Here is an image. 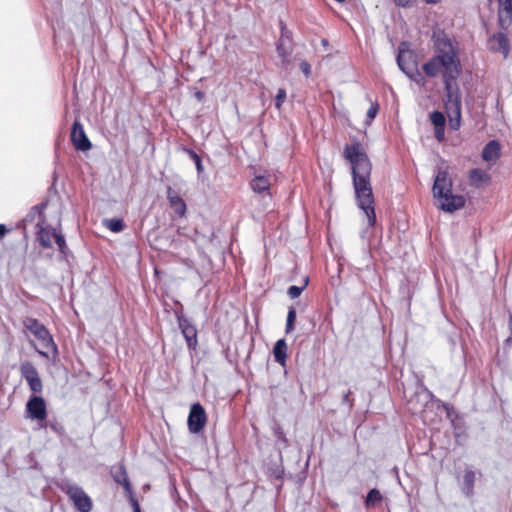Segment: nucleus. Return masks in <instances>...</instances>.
Wrapping results in <instances>:
<instances>
[{
  "instance_id": "1",
  "label": "nucleus",
  "mask_w": 512,
  "mask_h": 512,
  "mask_svg": "<svg viewBox=\"0 0 512 512\" xmlns=\"http://www.w3.org/2000/svg\"><path fill=\"white\" fill-rule=\"evenodd\" d=\"M433 39L435 55L423 65V71L428 77H436L442 72L449 127L456 131L461 126V96L454 84L462 72L461 63L456 46L443 31L434 32Z\"/></svg>"
},
{
  "instance_id": "2",
  "label": "nucleus",
  "mask_w": 512,
  "mask_h": 512,
  "mask_svg": "<svg viewBox=\"0 0 512 512\" xmlns=\"http://www.w3.org/2000/svg\"><path fill=\"white\" fill-rule=\"evenodd\" d=\"M343 155L352 166L353 187L358 207L365 213L368 225L373 227L376 224V214L370 184L372 164L359 142L346 145Z\"/></svg>"
},
{
  "instance_id": "3",
  "label": "nucleus",
  "mask_w": 512,
  "mask_h": 512,
  "mask_svg": "<svg viewBox=\"0 0 512 512\" xmlns=\"http://www.w3.org/2000/svg\"><path fill=\"white\" fill-rule=\"evenodd\" d=\"M433 195L439 199V208L445 212H454L464 207L465 198L452 193V180L446 170H439L433 185Z\"/></svg>"
},
{
  "instance_id": "4",
  "label": "nucleus",
  "mask_w": 512,
  "mask_h": 512,
  "mask_svg": "<svg viewBox=\"0 0 512 512\" xmlns=\"http://www.w3.org/2000/svg\"><path fill=\"white\" fill-rule=\"evenodd\" d=\"M62 491L68 495L75 508L80 512H90L92 510V500L80 486L67 484L62 487Z\"/></svg>"
},
{
  "instance_id": "5",
  "label": "nucleus",
  "mask_w": 512,
  "mask_h": 512,
  "mask_svg": "<svg viewBox=\"0 0 512 512\" xmlns=\"http://www.w3.org/2000/svg\"><path fill=\"white\" fill-rule=\"evenodd\" d=\"M23 325L26 330L31 332L39 341H41L44 347L47 348L51 346L52 351L56 352L57 347L52 336L42 323L35 318L27 317L23 320Z\"/></svg>"
},
{
  "instance_id": "6",
  "label": "nucleus",
  "mask_w": 512,
  "mask_h": 512,
  "mask_svg": "<svg viewBox=\"0 0 512 512\" xmlns=\"http://www.w3.org/2000/svg\"><path fill=\"white\" fill-rule=\"evenodd\" d=\"M397 63L399 68L415 82L423 80V76L417 69L415 56L411 51L400 50L397 56Z\"/></svg>"
},
{
  "instance_id": "7",
  "label": "nucleus",
  "mask_w": 512,
  "mask_h": 512,
  "mask_svg": "<svg viewBox=\"0 0 512 512\" xmlns=\"http://www.w3.org/2000/svg\"><path fill=\"white\" fill-rule=\"evenodd\" d=\"M207 422V415L200 403L192 404L190 408V412L188 415V429L191 433L197 434L200 433Z\"/></svg>"
},
{
  "instance_id": "8",
  "label": "nucleus",
  "mask_w": 512,
  "mask_h": 512,
  "mask_svg": "<svg viewBox=\"0 0 512 512\" xmlns=\"http://www.w3.org/2000/svg\"><path fill=\"white\" fill-rule=\"evenodd\" d=\"M178 326L184 336L190 350H195L198 345L197 329L181 312H176Z\"/></svg>"
},
{
  "instance_id": "9",
  "label": "nucleus",
  "mask_w": 512,
  "mask_h": 512,
  "mask_svg": "<svg viewBox=\"0 0 512 512\" xmlns=\"http://www.w3.org/2000/svg\"><path fill=\"white\" fill-rule=\"evenodd\" d=\"M21 376L27 381L29 388L34 393H40L43 383L35 366L30 361H24L20 365Z\"/></svg>"
},
{
  "instance_id": "10",
  "label": "nucleus",
  "mask_w": 512,
  "mask_h": 512,
  "mask_svg": "<svg viewBox=\"0 0 512 512\" xmlns=\"http://www.w3.org/2000/svg\"><path fill=\"white\" fill-rule=\"evenodd\" d=\"M26 413L29 418L37 420L40 424L46 421L47 409L44 398L33 395L26 404Z\"/></svg>"
},
{
  "instance_id": "11",
  "label": "nucleus",
  "mask_w": 512,
  "mask_h": 512,
  "mask_svg": "<svg viewBox=\"0 0 512 512\" xmlns=\"http://www.w3.org/2000/svg\"><path fill=\"white\" fill-rule=\"evenodd\" d=\"M70 138L75 149L79 151L85 152L90 150L92 147V144L84 131L83 125L79 120L74 121L71 128Z\"/></svg>"
},
{
  "instance_id": "12",
  "label": "nucleus",
  "mask_w": 512,
  "mask_h": 512,
  "mask_svg": "<svg viewBox=\"0 0 512 512\" xmlns=\"http://www.w3.org/2000/svg\"><path fill=\"white\" fill-rule=\"evenodd\" d=\"M498 23L502 30H507L512 24V0H498Z\"/></svg>"
},
{
  "instance_id": "13",
  "label": "nucleus",
  "mask_w": 512,
  "mask_h": 512,
  "mask_svg": "<svg viewBox=\"0 0 512 512\" xmlns=\"http://www.w3.org/2000/svg\"><path fill=\"white\" fill-rule=\"evenodd\" d=\"M166 194H167V199L169 201V204H170L171 208L174 210L175 214H177L179 217H183L186 214L185 201L170 186L167 188Z\"/></svg>"
},
{
  "instance_id": "14",
  "label": "nucleus",
  "mask_w": 512,
  "mask_h": 512,
  "mask_svg": "<svg viewBox=\"0 0 512 512\" xmlns=\"http://www.w3.org/2000/svg\"><path fill=\"white\" fill-rule=\"evenodd\" d=\"M489 47L492 51L502 52L506 57L509 52V42L507 35L503 32L494 34L488 41Z\"/></svg>"
},
{
  "instance_id": "15",
  "label": "nucleus",
  "mask_w": 512,
  "mask_h": 512,
  "mask_svg": "<svg viewBox=\"0 0 512 512\" xmlns=\"http://www.w3.org/2000/svg\"><path fill=\"white\" fill-rule=\"evenodd\" d=\"M468 178L470 184L476 188H480L486 184H489L491 180L490 175L479 168L471 169L469 171Z\"/></svg>"
},
{
  "instance_id": "16",
  "label": "nucleus",
  "mask_w": 512,
  "mask_h": 512,
  "mask_svg": "<svg viewBox=\"0 0 512 512\" xmlns=\"http://www.w3.org/2000/svg\"><path fill=\"white\" fill-rule=\"evenodd\" d=\"M112 477L116 483L123 486L125 492H131L132 485L129 481L124 465H118L117 467L113 468Z\"/></svg>"
},
{
  "instance_id": "17",
  "label": "nucleus",
  "mask_w": 512,
  "mask_h": 512,
  "mask_svg": "<svg viewBox=\"0 0 512 512\" xmlns=\"http://www.w3.org/2000/svg\"><path fill=\"white\" fill-rule=\"evenodd\" d=\"M500 156V144L496 140L489 141L482 150V158L485 161H495Z\"/></svg>"
},
{
  "instance_id": "18",
  "label": "nucleus",
  "mask_w": 512,
  "mask_h": 512,
  "mask_svg": "<svg viewBox=\"0 0 512 512\" xmlns=\"http://www.w3.org/2000/svg\"><path fill=\"white\" fill-rule=\"evenodd\" d=\"M275 361L285 367L287 359V344L285 339H279L273 348Z\"/></svg>"
},
{
  "instance_id": "19",
  "label": "nucleus",
  "mask_w": 512,
  "mask_h": 512,
  "mask_svg": "<svg viewBox=\"0 0 512 512\" xmlns=\"http://www.w3.org/2000/svg\"><path fill=\"white\" fill-rule=\"evenodd\" d=\"M276 51L278 56L281 58L282 66L287 68L290 64V55L292 53V48L287 45V42L283 41V39H279L276 47Z\"/></svg>"
},
{
  "instance_id": "20",
  "label": "nucleus",
  "mask_w": 512,
  "mask_h": 512,
  "mask_svg": "<svg viewBox=\"0 0 512 512\" xmlns=\"http://www.w3.org/2000/svg\"><path fill=\"white\" fill-rule=\"evenodd\" d=\"M475 472L473 470H466L463 476L462 491L467 497L474 494Z\"/></svg>"
},
{
  "instance_id": "21",
  "label": "nucleus",
  "mask_w": 512,
  "mask_h": 512,
  "mask_svg": "<svg viewBox=\"0 0 512 512\" xmlns=\"http://www.w3.org/2000/svg\"><path fill=\"white\" fill-rule=\"evenodd\" d=\"M250 186L256 193H264L269 190L270 180L265 176H256L251 181Z\"/></svg>"
},
{
  "instance_id": "22",
  "label": "nucleus",
  "mask_w": 512,
  "mask_h": 512,
  "mask_svg": "<svg viewBox=\"0 0 512 512\" xmlns=\"http://www.w3.org/2000/svg\"><path fill=\"white\" fill-rule=\"evenodd\" d=\"M52 237H53V230L51 231L48 228L40 227V229L37 233V240L43 248H51L52 247V242H51Z\"/></svg>"
},
{
  "instance_id": "23",
  "label": "nucleus",
  "mask_w": 512,
  "mask_h": 512,
  "mask_svg": "<svg viewBox=\"0 0 512 512\" xmlns=\"http://www.w3.org/2000/svg\"><path fill=\"white\" fill-rule=\"evenodd\" d=\"M103 224L106 228L116 233L121 232L125 227L123 220L117 218L105 219Z\"/></svg>"
},
{
  "instance_id": "24",
  "label": "nucleus",
  "mask_w": 512,
  "mask_h": 512,
  "mask_svg": "<svg viewBox=\"0 0 512 512\" xmlns=\"http://www.w3.org/2000/svg\"><path fill=\"white\" fill-rule=\"evenodd\" d=\"M183 150L189 155V157L195 163L198 174H201L204 170V167H203L202 160H201L200 156L192 149L183 148Z\"/></svg>"
},
{
  "instance_id": "25",
  "label": "nucleus",
  "mask_w": 512,
  "mask_h": 512,
  "mask_svg": "<svg viewBox=\"0 0 512 512\" xmlns=\"http://www.w3.org/2000/svg\"><path fill=\"white\" fill-rule=\"evenodd\" d=\"M430 120L434 127H445L446 118L444 113L440 111H433L430 114Z\"/></svg>"
},
{
  "instance_id": "26",
  "label": "nucleus",
  "mask_w": 512,
  "mask_h": 512,
  "mask_svg": "<svg viewBox=\"0 0 512 512\" xmlns=\"http://www.w3.org/2000/svg\"><path fill=\"white\" fill-rule=\"evenodd\" d=\"M308 282H309V279L305 278L303 286H295V285L290 286L287 290L288 296L291 299H295V298L299 297L301 295L302 291L304 290V288L308 285Z\"/></svg>"
},
{
  "instance_id": "27",
  "label": "nucleus",
  "mask_w": 512,
  "mask_h": 512,
  "mask_svg": "<svg viewBox=\"0 0 512 512\" xmlns=\"http://www.w3.org/2000/svg\"><path fill=\"white\" fill-rule=\"evenodd\" d=\"M296 320V310L294 307H290L287 314L286 328L285 332L291 333L294 330V323Z\"/></svg>"
},
{
  "instance_id": "28",
  "label": "nucleus",
  "mask_w": 512,
  "mask_h": 512,
  "mask_svg": "<svg viewBox=\"0 0 512 512\" xmlns=\"http://www.w3.org/2000/svg\"><path fill=\"white\" fill-rule=\"evenodd\" d=\"M382 495L377 489H371L366 497V506H374L376 502L381 501Z\"/></svg>"
},
{
  "instance_id": "29",
  "label": "nucleus",
  "mask_w": 512,
  "mask_h": 512,
  "mask_svg": "<svg viewBox=\"0 0 512 512\" xmlns=\"http://www.w3.org/2000/svg\"><path fill=\"white\" fill-rule=\"evenodd\" d=\"M53 237L55 238V242H56L60 252L62 254H66L67 245H66L64 236L60 233H56V231L53 230Z\"/></svg>"
},
{
  "instance_id": "30",
  "label": "nucleus",
  "mask_w": 512,
  "mask_h": 512,
  "mask_svg": "<svg viewBox=\"0 0 512 512\" xmlns=\"http://www.w3.org/2000/svg\"><path fill=\"white\" fill-rule=\"evenodd\" d=\"M341 403L343 405H346L348 407V410H352L354 406V398L352 397V391L347 390L346 392H343Z\"/></svg>"
},
{
  "instance_id": "31",
  "label": "nucleus",
  "mask_w": 512,
  "mask_h": 512,
  "mask_svg": "<svg viewBox=\"0 0 512 512\" xmlns=\"http://www.w3.org/2000/svg\"><path fill=\"white\" fill-rule=\"evenodd\" d=\"M286 99V90L284 88H279L277 91V95L275 97V107L280 109L282 104Z\"/></svg>"
},
{
  "instance_id": "32",
  "label": "nucleus",
  "mask_w": 512,
  "mask_h": 512,
  "mask_svg": "<svg viewBox=\"0 0 512 512\" xmlns=\"http://www.w3.org/2000/svg\"><path fill=\"white\" fill-rule=\"evenodd\" d=\"M280 26H281V36L279 39H283V41L289 43L291 42V32L286 28V26L284 25V23L281 21L280 22Z\"/></svg>"
},
{
  "instance_id": "33",
  "label": "nucleus",
  "mask_w": 512,
  "mask_h": 512,
  "mask_svg": "<svg viewBox=\"0 0 512 512\" xmlns=\"http://www.w3.org/2000/svg\"><path fill=\"white\" fill-rule=\"evenodd\" d=\"M127 495H128V499H129V502L132 506V509L133 511L137 510L140 508V505H139V502L137 500V498L135 497L134 493H133V489H131V492H126Z\"/></svg>"
},
{
  "instance_id": "34",
  "label": "nucleus",
  "mask_w": 512,
  "mask_h": 512,
  "mask_svg": "<svg viewBox=\"0 0 512 512\" xmlns=\"http://www.w3.org/2000/svg\"><path fill=\"white\" fill-rule=\"evenodd\" d=\"M379 111L378 103H373L367 111V118L373 120Z\"/></svg>"
},
{
  "instance_id": "35",
  "label": "nucleus",
  "mask_w": 512,
  "mask_h": 512,
  "mask_svg": "<svg viewBox=\"0 0 512 512\" xmlns=\"http://www.w3.org/2000/svg\"><path fill=\"white\" fill-rule=\"evenodd\" d=\"M435 138L442 142L445 140V127H434Z\"/></svg>"
},
{
  "instance_id": "36",
  "label": "nucleus",
  "mask_w": 512,
  "mask_h": 512,
  "mask_svg": "<svg viewBox=\"0 0 512 512\" xmlns=\"http://www.w3.org/2000/svg\"><path fill=\"white\" fill-rule=\"evenodd\" d=\"M300 69H301V71L303 72V74H304L306 77H308V76L310 75V73H311V66H310V64H309L308 62H306V61H302V62L300 63Z\"/></svg>"
},
{
  "instance_id": "37",
  "label": "nucleus",
  "mask_w": 512,
  "mask_h": 512,
  "mask_svg": "<svg viewBox=\"0 0 512 512\" xmlns=\"http://www.w3.org/2000/svg\"><path fill=\"white\" fill-rule=\"evenodd\" d=\"M45 207H46V203H41V204L36 205L35 207H33L32 210L38 212L39 216L41 218H43V210H44Z\"/></svg>"
},
{
  "instance_id": "38",
  "label": "nucleus",
  "mask_w": 512,
  "mask_h": 512,
  "mask_svg": "<svg viewBox=\"0 0 512 512\" xmlns=\"http://www.w3.org/2000/svg\"><path fill=\"white\" fill-rule=\"evenodd\" d=\"M40 426H41V427H50V428L54 429L55 431H58V430H57V426H56V425H55V426H54V425H51V423H48V422H46V421H45V422H42V423L40 424Z\"/></svg>"
},
{
  "instance_id": "39",
  "label": "nucleus",
  "mask_w": 512,
  "mask_h": 512,
  "mask_svg": "<svg viewBox=\"0 0 512 512\" xmlns=\"http://www.w3.org/2000/svg\"><path fill=\"white\" fill-rule=\"evenodd\" d=\"M6 232H7L6 226L3 224H0V238L3 237Z\"/></svg>"
},
{
  "instance_id": "40",
  "label": "nucleus",
  "mask_w": 512,
  "mask_h": 512,
  "mask_svg": "<svg viewBox=\"0 0 512 512\" xmlns=\"http://www.w3.org/2000/svg\"><path fill=\"white\" fill-rule=\"evenodd\" d=\"M195 96L198 100H201L203 98L204 94L202 92L198 91L195 93Z\"/></svg>"
},
{
  "instance_id": "41",
  "label": "nucleus",
  "mask_w": 512,
  "mask_h": 512,
  "mask_svg": "<svg viewBox=\"0 0 512 512\" xmlns=\"http://www.w3.org/2000/svg\"><path fill=\"white\" fill-rule=\"evenodd\" d=\"M444 408L447 411V415L450 416V414H451V411H450L451 407L448 404H444Z\"/></svg>"
},
{
  "instance_id": "42",
  "label": "nucleus",
  "mask_w": 512,
  "mask_h": 512,
  "mask_svg": "<svg viewBox=\"0 0 512 512\" xmlns=\"http://www.w3.org/2000/svg\"><path fill=\"white\" fill-rule=\"evenodd\" d=\"M509 326L512 334V315H510Z\"/></svg>"
},
{
  "instance_id": "43",
  "label": "nucleus",
  "mask_w": 512,
  "mask_h": 512,
  "mask_svg": "<svg viewBox=\"0 0 512 512\" xmlns=\"http://www.w3.org/2000/svg\"><path fill=\"white\" fill-rule=\"evenodd\" d=\"M439 0H426L427 3H432V4H435L437 3Z\"/></svg>"
},
{
  "instance_id": "44",
  "label": "nucleus",
  "mask_w": 512,
  "mask_h": 512,
  "mask_svg": "<svg viewBox=\"0 0 512 512\" xmlns=\"http://www.w3.org/2000/svg\"><path fill=\"white\" fill-rule=\"evenodd\" d=\"M133 512H141V508H139V509H137V510H135Z\"/></svg>"
}]
</instances>
